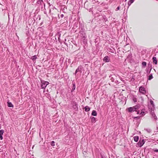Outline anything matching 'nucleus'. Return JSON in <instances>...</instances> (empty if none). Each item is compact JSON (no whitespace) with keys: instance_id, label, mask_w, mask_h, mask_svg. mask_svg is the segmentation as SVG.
Masks as SVG:
<instances>
[{"instance_id":"nucleus-35","label":"nucleus","mask_w":158,"mask_h":158,"mask_svg":"<svg viewBox=\"0 0 158 158\" xmlns=\"http://www.w3.org/2000/svg\"><path fill=\"white\" fill-rule=\"evenodd\" d=\"M157 129L158 130V125L156 127Z\"/></svg>"},{"instance_id":"nucleus-6","label":"nucleus","mask_w":158,"mask_h":158,"mask_svg":"<svg viewBox=\"0 0 158 158\" xmlns=\"http://www.w3.org/2000/svg\"><path fill=\"white\" fill-rule=\"evenodd\" d=\"M82 67L81 65H80L78 66L77 69L76 70L75 74H76L79 72H81V70H82Z\"/></svg>"},{"instance_id":"nucleus-26","label":"nucleus","mask_w":158,"mask_h":158,"mask_svg":"<svg viewBox=\"0 0 158 158\" xmlns=\"http://www.w3.org/2000/svg\"><path fill=\"white\" fill-rule=\"evenodd\" d=\"M150 103L153 106H154V103L153 101H152V100H150Z\"/></svg>"},{"instance_id":"nucleus-14","label":"nucleus","mask_w":158,"mask_h":158,"mask_svg":"<svg viewBox=\"0 0 158 158\" xmlns=\"http://www.w3.org/2000/svg\"><path fill=\"white\" fill-rule=\"evenodd\" d=\"M134 139L135 142H137L138 141L139 137L137 136H135L134 137Z\"/></svg>"},{"instance_id":"nucleus-5","label":"nucleus","mask_w":158,"mask_h":158,"mask_svg":"<svg viewBox=\"0 0 158 158\" xmlns=\"http://www.w3.org/2000/svg\"><path fill=\"white\" fill-rule=\"evenodd\" d=\"M110 59L108 56H106L103 58V61L106 62H109Z\"/></svg>"},{"instance_id":"nucleus-19","label":"nucleus","mask_w":158,"mask_h":158,"mask_svg":"<svg viewBox=\"0 0 158 158\" xmlns=\"http://www.w3.org/2000/svg\"><path fill=\"white\" fill-rule=\"evenodd\" d=\"M91 121L92 122H95L96 121V118L93 117H91Z\"/></svg>"},{"instance_id":"nucleus-11","label":"nucleus","mask_w":158,"mask_h":158,"mask_svg":"<svg viewBox=\"0 0 158 158\" xmlns=\"http://www.w3.org/2000/svg\"><path fill=\"white\" fill-rule=\"evenodd\" d=\"M34 1H36V3L37 4H41L43 1L42 0H33Z\"/></svg>"},{"instance_id":"nucleus-16","label":"nucleus","mask_w":158,"mask_h":158,"mask_svg":"<svg viewBox=\"0 0 158 158\" xmlns=\"http://www.w3.org/2000/svg\"><path fill=\"white\" fill-rule=\"evenodd\" d=\"M152 69V66L151 65L149 70V69H147V73H148V74H149L150 73V72L151 71V70Z\"/></svg>"},{"instance_id":"nucleus-29","label":"nucleus","mask_w":158,"mask_h":158,"mask_svg":"<svg viewBox=\"0 0 158 158\" xmlns=\"http://www.w3.org/2000/svg\"><path fill=\"white\" fill-rule=\"evenodd\" d=\"M145 130H146L148 133H150L151 131V129H146Z\"/></svg>"},{"instance_id":"nucleus-15","label":"nucleus","mask_w":158,"mask_h":158,"mask_svg":"<svg viewBox=\"0 0 158 158\" xmlns=\"http://www.w3.org/2000/svg\"><path fill=\"white\" fill-rule=\"evenodd\" d=\"M134 1V0H130L128 2V6L131 5L133 2Z\"/></svg>"},{"instance_id":"nucleus-10","label":"nucleus","mask_w":158,"mask_h":158,"mask_svg":"<svg viewBox=\"0 0 158 158\" xmlns=\"http://www.w3.org/2000/svg\"><path fill=\"white\" fill-rule=\"evenodd\" d=\"M153 62L155 64H157V58L156 57H153L152 58Z\"/></svg>"},{"instance_id":"nucleus-39","label":"nucleus","mask_w":158,"mask_h":158,"mask_svg":"<svg viewBox=\"0 0 158 158\" xmlns=\"http://www.w3.org/2000/svg\"><path fill=\"white\" fill-rule=\"evenodd\" d=\"M139 111L137 112V113L138 114H139Z\"/></svg>"},{"instance_id":"nucleus-33","label":"nucleus","mask_w":158,"mask_h":158,"mask_svg":"<svg viewBox=\"0 0 158 158\" xmlns=\"http://www.w3.org/2000/svg\"><path fill=\"white\" fill-rule=\"evenodd\" d=\"M2 135H3L0 134V139H3Z\"/></svg>"},{"instance_id":"nucleus-40","label":"nucleus","mask_w":158,"mask_h":158,"mask_svg":"<svg viewBox=\"0 0 158 158\" xmlns=\"http://www.w3.org/2000/svg\"><path fill=\"white\" fill-rule=\"evenodd\" d=\"M65 41H66V39H65Z\"/></svg>"},{"instance_id":"nucleus-37","label":"nucleus","mask_w":158,"mask_h":158,"mask_svg":"<svg viewBox=\"0 0 158 158\" xmlns=\"http://www.w3.org/2000/svg\"><path fill=\"white\" fill-rule=\"evenodd\" d=\"M75 86L74 85V88H73V89H75Z\"/></svg>"},{"instance_id":"nucleus-12","label":"nucleus","mask_w":158,"mask_h":158,"mask_svg":"<svg viewBox=\"0 0 158 158\" xmlns=\"http://www.w3.org/2000/svg\"><path fill=\"white\" fill-rule=\"evenodd\" d=\"M91 114L94 116H96L97 115V113L95 110H93L92 111Z\"/></svg>"},{"instance_id":"nucleus-32","label":"nucleus","mask_w":158,"mask_h":158,"mask_svg":"<svg viewBox=\"0 0 158 158\" xmlns=\"http://www.w3.org/2000/svg\"><path fill=\"white\" fill-rule=\"evenodd\" d=\"M153 151L154 152H158V149H153Z\"/></svg>"},{"instance_id":"nucleus-38","label":"nucleus","mask_w":158,"mask_h":158,"mask_svg":"<svg viewBox=\"0 0 158 158\" xmlns=\"http://www.w3.org/2000/svg\"><path fill=\"white\" fill-rule=\"evenodd\" d=\"M75 86L74 85V88H73V89H75Z\"/></svg>"},{"instance_id":"nucleus-1","label":"nucleus","mask_w":158,"mask_h":158,"mask_svg":"<svg viewBox=\"0 0 158 158\" xmlns=\"http://www.w3.org/2000/svg\"><path fill=\"white\" fill-rule=\"evenodd\" d=\"M41 83H42L41 87L42 89H44L49 84L48 82L44 81H41Z\"/></svg>"},{"instance_id":"nucleus-25","label":"nucleus","mask_w":158,"mask_h":158,"mask_svg":"<svg viewBox=\"0 0 158 158\" xmlns=\"http://www.w3.org/2000/svg\"><path fill=\"white\" fill-rule=\"evenodd\" d=\"M145 114V112L144 111H141L139 114L140 116H144Z\"/></svg>"},{"instance_id":"nucleus-21","label":"nucleus","mask_w":158,"mask_h":158,"mask_svg":"<svg viewBox=\"0 0 158 158\" xmlns=\"http://www.w3.org/2000/svg\"><path fill=\"white\" fill-rule=\"evenodd\" d=\"M8 106L9 107H13V104L10 102H7Z\"/></svg>"},{"instance_id":"nucleus-42","label":"nucleus","mask_w":158,"mask_h":158,"mask_svg":"<svg viewBox=\"0 0 158 158\" xmlns=\"http://www.w3.org/2000/svg\"><path fill=\"white\" fill-rule=\"evenodd\" d=\"M127 1V0H125V1Z\"/></svg>"},{"instance_id":"nucleus-8","label":"nucleus","mask_w":158,"mask_h":158,"mask_svg":"<svg viewBox=\"0 0 158 158\" xmlns=\"http://www.w3.org/2000/svg\"><path fill=\"white\" fill-rule=\"evenodd\" d=\"M151 115L152 116V117L153 118V119L155 120H156L157 119V118L155 114L154 113V111H152L151 112Z\"/></svg>"},{"instance_id":"nucleus-9","label":"nucleus","mask_w":158,"mask_h":158,"mask_svg":"<svg viewBox=\"0 0 158 158\" xmlns=\"http://www.w3.org/2000/svg\"><path fill=\"white\" fill-rule=\"evenodd\" d=\"M80 36L82 37V38H84V40L86 38L85 33L83 31H80Z\"/></svg>"},{"instance_id":"nucleus-24","label":"nucleus","mask_w":158,"mask_h":158,"mask_svg":"<svg viewBox=\"0 0 158 158\" xmlns=\"http://www.w3.org/2000/svg\"><path fill=\"white\" fill-rule=\"evenodd\" d=\"M153 78V77L152 76V74H151L148 77V80H151Z\"/></svg>"},{"instance_id":"nucleus-34","label":"nucleus","mask_w":158,"mask_h":158,"mask_svg":"<svg viewBox=\"0 0 158 158\" xmlns=\"http://www.w3.org/2000/svg\"><path fill=\"white\" fill-rule=\"evenodd\" d=\"M60 16L61 18H63L64 16V15L63 14H61L60 15Z\"/></svg>"},{"instance_id":"nucleus-36","label":"nucleus","mask_w":158,"mask_h":158,"mask_svg":"<svg viewBox=\"0 0 158 158\" xmlns=\"http://www.w3.org/2000/svg\"><path fill=\"white\" fill-rule=\"evenodd\" d=\"M32 158H34V156L33 155H32Z\"/></svg>"},{"instance_id":"nucleus-27","label":"nucleus","mask_w":158,"mask_h":158,"mask_svg":"<svg viewBox=\"0 0 158 158\" xmlns=\"http://www.w3.org/2000/svg\"><path fill=\"white\" fill-rule=\"evenodd\" d=\"M51 145L52 146H54L55 145V142L54 141H52L51 143Z\"/></svg>"},{"instance_id":"nucleus-20","label":"nucleus","mask_w":158,"mask_h":158,"mask_svg":"<svg viewBox=\"0 0 158 158\" xmlns=\"http://www.w3.org/2000/svg\"><path fill=\"white\" fill-rule=\"evenodd\" d=\"M37 57L36 55H35L31 57V59L33 60H35L36 59Z\"/></svg>"},{"instance_id":"nucleus-2","label":"nucleus","mask_w":158,"mask_h":158,"mask_svg":"<svg viewBox=\"0 0 158 158\" xmlns=\"http://www.w3.org/2000/svg\"><path fill=\"white\" fill-rule=\"evenodd\" d=\"M139 91L140 92L143 94H145L146 92L145 88L142 86H140L139 88Z\"/></svg>"},{"instance_id":"nucleus-22","label":"nucleus","mask_w":158,"mask_h":158,"mask_svg":"<svg viewBox=\"0 0 158 158\" xmlns=\"http://www.w3.org/2000/svg\"><path fill=\"white\" fill-rule=\"evenodd\" d=\"M134 107L135 108V109H136V110H137V109H138L140 107V105L138 104L135 106H134Z\"/></svg>"},{"instance_id":"nucleus-7","label":"nucleus","mask_w":158,"mask_h":158,"mask_svg":"<svg viewBox=\"0 0 158 158\" xmlns=\"http://www.w3.org/2000/svg\"><path fill=\"white\" fill-rule=\"evenodd\" d=\"M128 112H131L132 111H136V109L134 106L132 107H130L128 108Z\"/></svg>"},{"instance_id":"nucleus-17","label":"nucleus","mask_w":158,"mask_h":158,"mask_svg":"<svg viewBox=\"0 0 158 158\" xmlns=\"http://www.w3.org/2000/svg\"><path fill=\"white\" fill-rule=\"evenodd\" d=\"M136 97V96H134L132 98L133 100L135 102H136L137 101V99Z\"/></svg>"},{"instance_id":"nucleus-3","label":"nucleus","mask_w":158,"mask_h":158,"mask_svg":"<svg viewBox=\"0 0 158 158\" xmlns=\"http://www.w3.org/2000/svg\"><path fill=\"white\" fill-rule=\"evenodd\" d=\"M72 106L74 109L76 110H78V105L76 102H73L72 103Z\"/></svg>"},{"instance_id":"nucleus-23","label":"nucleus","mask_w":158,"mask_h":158,"mask_svg":"<svg viewBox=\"0 0 158 158\" xmlns=\"http://www.w3.org/2000/svg\"><path fill=\"white\" fill-rule=\"evenodd\" d=\"M142 67L144 68L146 66L147 63L146 62H142Z\"/></svg>"},{"instance_id":"nucleus-41","label":"nucleus","mask_w":158,"mask_h":158,"mask_svg":"<svg viewBox=\"0 0 158 158\" xmlns=\"http://www.w3.org/2000/svg\"><path fill=\"white\" fill-rule=\"evenodd\" d=\"M65 44H66L65 43H64Z\"/></svg>"},{"instance_id":"nucleus-4","label":"nucleus","mask_w":158,"mask_h":158,"mask_svg":"<svg viewBox=\"0 0 158 158\" xmlns=\"http://www.w3.org/2000/svg\"><path fill=\"white\" fill-rule=\"evenodd\" d=\"M144 143L145 142L143 139H142V140H140L138 143V146L140 147H142Z\"/></svg>"},{"instance_id":"nucleus-13","label":"nucleus","mask_w":158,"mask_h":158,"mask_svg":"<svg viewBox=\"0 0 158 158\" xmlns=\"http://www.w3.org/2000/svg\"><path fill=\"white\" fill-rule=\"evenodd\" d=\"M143 99L142 97H140L139 98V102L141 103H142L143 102Z\"/></svg>"},{"instance_id":"nucleus-31","label":"nucleus","mask_w":158,"mask_h":158,"mask_svg":"<svg viewBox=\"0 0 158 158\" xmlns=\"http://www.w3.org/2000/svg\"><path fill=\"white\" fill-rule=\"evenodd\" d=\"M120 8V6H118L117 8L115 9V10L117 11L118 10H119Z\"/></svg>"},{"instance_id":"nucleus-28","label":"nucleus","mask_w":158,"mask_h":158,"mask_svg":"<svg viewBox=\"0 0 158 158\" xmlns=\"http://www.w3.org/2000/svg\"><path fill=\"white\" fill-rule=\"evenodd\" d=\"M4 133V130H0V134L3 135Z\"/></svg>"},{"instance_id":"nucleus-30","label":"nucleus","mask_w":158,"mask_h":158,"mask_svg":"<svg viewBox=\"0 0 158 158\" xmlns=\"http://www.w3.org/2000/svg\"><path fill=\"white\" fill-rule=\"evenodd\" d=\"M57 35L59 36L58 38L59 39V38L60 37V36H61V33H60V32H58L57 33Z\"/></svg>"},{"instance_id":"nucleus-18","label":"nucleus","mask_w":158,"mask_h":158,"mask_svg":"<svg viewBox=\"0 0 158 158\" xmlns=\"http://www.w3.org/2000/svg\"><path fill=\"white\" fill-rule=\"evenodd\" d=\"M85 111L86 112H87V111H88L89 110H90V108L89 107L87 106H86L85 108Z\"/></svg>"}]
</instances>
